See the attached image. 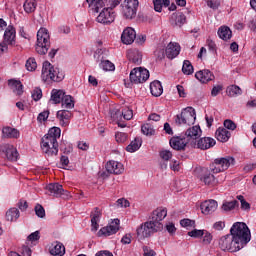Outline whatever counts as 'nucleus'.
Masks as SVG:
<instances>
[{"label": "nucleus", "mask_w": 256, "mask_h": 256, "mask_svg": "<svg viewBox=\"0 0 256 256\" xmlns=\"http://www.w3.org/2000/svg\"><path fill=\"white\" fill-rule=\"evenodd\" d=\"M128 137L129 136L125 132H118L115 134V139H116L117 143H125V141H127Z\"/></svg>", "instance_id": "nucleus-50"}, {"label": "nucleus", "mask_w": 256, "mask_h": 256, "mask_svg": "<svg viewBox=\"0 0 256 256\" xmlns=\"http://www.w3.org/2000/svg\"><path fill=\"white\" fill-rule=\"evenodd\" d=\"M189 237H194L195 239L199 238V237H203V235H205V230H198V229H194L190 232H188Z\"/></svg>", "instance_id": "nucleus-53"}, {"label": "nucleus", "mask_w": 256, "mask_h": 256, "mask_svg": "<svg viewBox=\"0 0 256 256\" xmlns=\"http://www.w3.org/2000/svg\"><path fill=\"white\" fill-rule=\"evenodd\" d=\"M141 149V141L138 138H135L127 147L126 151L128 153H135V151H139Z\"/></svg>", "instance_id": "nucleus-40"}, {"label": "nucleus", "mask_w": 256, "mask_h": 256, "mask_svg": "<svg viewBox=\"0 0 256 256\" xmlns=\"http://www.w3.org/2000/svg\"><path fill=\"white\" fill-rule=\"evenodd\" d=\"M34 210L37 217H39L40 219H45V208H43L41 204H37Z\"/></svg>", "instance_id": "nucleus-48"}, {"label": "nucleus", "mask_w": 256, "mask_h": 256, "mask_svg": "<svg viewBox=\"0 0 256 256\" xmlns=\"http://www.w3.org/2000/svg\"><path fill=\"white\" fill-rule=\"evenodd\" d=\"M218 36L223 41H229V39L233 37V32L231 31V28H229L228 26H221L218 29Z\"/></svg>", "instance_id": "nucleus-35"}, {"label": "nucleus", "mask_w": 256, "mask_h": 256, "mask_svg": "<svg viewBox=\"0 0 256 256\" xmlns=\"http://www.w3.org/2000/svg\"><path fill=\"white\" fill-rule=\"evenodd\" d=\"M159 156L162 159V161H169L173 157V153L169 150H161L159 152Z\"/></svg>", "instance_id": "nucleus-47"}, {"label": "nucleus", "mask_w": 256, "mask_h": 256, "mask_svg": "<svg viewBox=\"0 0 256 256\" xmlns=\"http://www.w3.org/2000/svg\"><path fill=\"white\" fill-rule=\"evenodd\" d=\"M71 117H73V113H71V111L69 110H59L56 114V118L58 119L61 127L69 126V123L71 122Z\"/></svg>", "instance_id": "nucleus-22"}, {"label": "nucleus", "mask_w": 256, "mask_h": 256, "mask_svg": "<svg viewBox=\"0 0 256 256\" xmlns=\"http://www.w3.org/2000/svg\"><path fill=\"white\" fill-rule=\"evenodd\" d=\"M42 80L46 81H55L56 83H59L60 81H63L65 79V74L63 71L59 70V68H55L53 64H51L49 61H46L43 63L42 66V74H41Z\"/></svg>", "instance_id": "nucleus-4"}, {"label": "nucleus", "mask_w": 256, "mask_h": 256, "mask_svg": "<svg viewBox=\"0 0 256 256\" xmlns=\"http://www.w3.org/2000/svg\"><path fill=\"white\" fill-rule=\"evenodd\" d=\"M235 207H239V201H237V200L224 202L222 205L223 211H233V209H235Z\"/></svg>", "instance_id": "nucleus-45"}, {"label": "nucleus", "mask_w": 256, "mask_h": 256, "mask_svg": "<svg viewBox=\"0 0 256 256\" xmlns=\"http://www.w3.org/2000/svg\"><path fill=\"white\" fill-rule=\"evenodd\" d=\"M122 7V15L125 19H135L137 9H139V0H125Z\"/></svg>", "instance_id": "nucleus-10"}, {"label": "nucleus", "mask_w": 256, "mask_h": 256, "mask_svg": "<svg viewBox=\"0 0 256 256\" xmlns=\"http://www.w3.org/2000/svg\"><path fill=\"white\" fill-rule=\"evenodd\" d=\"M102 215L103 213L101 212V209H99V207H95L91 212L90 217L92 231H97V229H99V221H101Z\"/></svg>", "instance_id": "nucleus-27"}, {"label": "nucleus", "mask_w": 256, "mask_h": 256, "mask_svg": "<svg viewBox=\"0 0 256 256\" xmlns=\"http://www.w3.org/2000/svg\"><path fill=\"white\" fill-rule=\"evenodd\" d=\"M147 79H149V70L143 67L134 68L130 72V81L131 83H135V85H139V83H145Z\"/></svg>", "instance_id": "nucleus-11"}, {"label": "nucleus", "mask_w": 256, "mask_h": 256, "mask_svg": "<svg viewBox=\"0 0 256 256\" xmlns=\"http://www.w3.org/2000/svg\"><path fill=\"white\" fill-rule=\"evenodd\" d=\"M180 225L181 227H193V225H195V221L191 219H182L180 221Z\"/></svg>", "instance_id": "nucleus-57"}, {"label": "nucleus", "mask_w": 256, "mask_h": 256, "mask_svg": "<svg viewBox=\"0 0 256 256\" xmlns=\"http://www.w3.org/2000/svg\"><path fill=\"white\" fill-rule=\"evenodd\" d=\"M25 13H35L37 9V1L36 0H26L23 4Z\"/></svg>", "instance_id": "nucleus-38"}, {"label": "nucleus", "mask_w": 256, "mask_h": 256, "mask_svg": "<svg viewBox=\"0 0 256 256\" xmlns=\"http://www.w3.org/2000/svg\"><path fill=\"white\" fill-rule=\"evenodd\" d=\"M150 91L153 97H161L163 95V85H161L159 80H155L150 83Z\"/></svg>", "instance_id": "nucleus-33"}, {"label": "nucleus", "mask_w": 256, "mask_h": 256, "mask_svg": "<svg viewBox=\"0 0 256 256\" xmlns=\"http://www.w3.org/2000/svg\"><path fill=\"white\" fill-rule=\"evenodd\" d=\"M21 253L23 256H31V248H29V246H22L21 248Z\"/></svg>", "instance_id": "nucleus-64"}, {"label": "nucleus", "mask_w": 256, "mask_h": 256, "mask_svg": "<svg viewBox=\"0 0 256 256\" xmlns=\"http://www.w3.org/2000/svg\"><path fill=\"white\" fill-rule=\"evenodd\" d=\"M202 133L203 131L201 130V126L196 125L187 129L184 137L186 138L188 143H193V141H196V139H199V137H201Z\"/></svg>", "instance_id": "nucleus-16"}, {"label": "nucleus", "mask_w": 256, "mask_h": 256, "mask_svg": "<svg viewBox=\"0 0 256 256\" xmlns=\"http://www.w3.org/2000/svg\"><path fill=\"white\" fill-rule=\"evenodd\" d=\"M20 217L19 209L17 208H10L6 212V219L7 221H10L13 223V221H17V219Z\"/></svg>", "instance_id": "nucleus-39"}, {"label": "nucleus", "mask_w": 256, "mask_h": 256, "mask_svg": "<svg viewBox=\"0 0 256 256\" xmlns=\"http://www.w3.org/2000/svg\"><path fill=\"white\" fill-rule=\"evenodd\" d=\"M49 251L53 256H63L65 255V246L61 242H54L50 246Z\"/></svg>", "instance_id": "nucleus-30"}, {"label": "nucleus", "mask_w": 256, "mask_h": 256, "mask_svg": "<svg viewBox=\"0 0 256 256\" xmlns=\"http://www.w3.org/2000/svg\"><path fill=\"white\" fill-rule=\"evenodd\" d=\"M233 165H235V159L232 156L219 157L210 164V171L212 173H223Z\"/></svg>", "instance_id": "nucleus-8"}, {"label": "nucleus", "mask_w": 256, "mask_h": 256, "mask_svg": "<svg viewBox=\"0 0 256 256\" xmlns=\"http://www.w3.org/2000/svg\"><path fill=\"white\" fill-rule=\"evenodd\" d=\"M117 205L118 207H129L130 203L128 202V200L124 199V198H120L117 200Z\"/></svg>", "instance_id": "nucleus-63"}, {"label": "nucleus", "mask_w": 256, "mask_h": 256, "mask_svg": "<svg viewBox=\"0 0 256 256\" xmlns=\"http://www.w3.org/2000/svg\"><path fill=\"white\" fill-rule=\"evenodd\" d=\"M212 241H213V235H211V233H209L208 231L204 230L202 243L204 245H211Z\"/></svg>", "instance_id": "nucleus-51"}, {"label": "nucleus", "mask_w": 256, "mask_h": 256, "mask_svg": "<svg viewBox=\"0 0 256 256\" xmlns=\"http://www.w3.org/2000/svg\"><path fill=\"white\" fill-rule=\"evenodd\" d=\"M171 25L175 27H183L187 23V16L183 12H176L171 15L170 18Z\"/></svg>", "instance_id": "nucleus-25"}, {"label": "nucleus", "mask_w": 256, "mask_h": 256, "mask_svg": "<svg viewBox=\"0 0 256 256\" xmlns=\"http://www.w3.org/2000/svg\"><path fill=\"white\" fill-rule=\"evenodd\" d=\"M41 97H43V91L41 90V88H35L32 91V99L34 101H39Z\"/></svg>", "instance_id": "nucleus-52"}, {"label": "nucleus", "mask_w": 256, "mask_h": 256, "mask_svg": "<svg viewBox=\"0 0 256 256\" xmlns=\"http://www.w3.org/2000/svg\"><path fill=\"white\" fill-rule=\"evenodd\" d=\"M137 37V32H135V29L131 27H127L124 29L121 35V41L124 43V45H131L135 42V39Z\"/></svg>", "instance_id": "nucleus-19"}, {"label": "nucleus", "mask_w": 256, "mask_h": 256, "mask_svg": "<svg viewBox=\"0 0 256 256\" xmlns=\"http://www.w3.org/2000/svg\"><path fill=\"white\" fill-rule=\"evenodd\" d=\"M154 3V10L157 11V13H161L163 9V3L161 0H153Z\"/></svg>", "instance_id": "nucleus-59"}, {"label": "nucleus", "mask_w": 256, "mask_h": 256, "mask_svg": "<svg viewBox=\"0 0 256 256\" xmlns=\"http://www.w3.org/2000/svg\"><path fill=\"white\" fill-rule=\"evenodd\" d=\"M179 53H181V46L179 45V43L170 42L167 45L165 50V55L167 59H175V57H177Z\"/></svg>", "instance_id": "nucleus-23"}, {"label": "nucleus", "mask_w": 256, "mask_h": 256, "mask_svg": "<svg viewBox=\"0 0 256 256\" xmlns=\"http://www.w3.org/2000/svg\"><path fill=\"white\" fill-rule=\"evenodd\" d=\"M39 239H41V236H40V232L39 231H35L33 233H31L28 237H27V240L28 241H39Z\"/></svg>", "instance_id": "nucleus-56"}, {"label": "nucleus", "mask_w": 256, "mask_h": 256, "mask_svg": "<svg viewBox=\"0 0 256 256\" xmlns=\"http://www.w3.org/2000/svg\"><path fill=\"white\" fill-rule=\"evenodd\" d=\"M215 145H217V141L212 137L199 138L196 143L197 149H201V151H207V149H211Z\"/></svg>", "instance_id": "nucleus-21"}, {"label": "nucleus", "mask_w": 256, "mask_h": 256, "mask_svg": "<svg viewBox=\"0 0 256 256\" xmlns=\"http://www.w3.org/2000/svg\"><path fill=\"white\" fill-rule=\"evenodd\" d=\"M105 169L107 173H110L112 175H121V173L125 171V168H123V164L114 160L108 161L105 165Z\"/></svg>", "instance_id": "nucleus-17"}, {"label": "nucleus", "mask_w": 256, "mask_h": 256, "mask_svg": "<svg viewBox=\"0 0 256 256\" xmlns=\"http://www.w3.org/2000/svg\"><path fill=\"white\" fill-rule=\"evenodd\" d=\"M61 137V128L52 127L41 139V149L46 155L53 156L59 153V143L57 139Z\"/></svg>", "instance_id": "nucleus-2"}, {"label": "nucleus", "mask_w": 256, "mask_h": 256, "mask_svg": "<svg viewBox=\"0 0 256 256\" xmlns=\"http://www.w3.org/2000/svg\"><path fill=\"white\" fill-rule=\"evenodd\" d=\"M47 119H49V110L41 112L37 117V121H39V123H43Z\"/></svg>", "instance_id": "nucleus-55"}, {"label": "nucleus", "mask_w": 256, "mask_h": 256, "mask_svg": "<svg viewBox=\"0 0 256 256\" xmlns=\"http://www.w3.org/2000/svg\"><path fill=\"white\" fill-rule=\"evenodd\" d=\"M110 7L103 8L99 15L96 18L98 23H102V25H111L113 21H115V7L121 3V0H109Z\"/></svg>", "instance_id": "nucleus-6"}, {"label": "nucleus", "mask_w": 256, "mask_h": 256, "mask_svg": "<svg viewBox=\"0 0 256 256\" xmlns=\"http://www.w3.org/2000/svg\"><path fill=\"white\" fill-rule=\"evenodd\" d=\"M25 67L27 71H35V69H37V61L35 60V58H29L26 61Z\"/></svg>", "instance_id": "nucleus-46"}, {"label": "nucleus", "mask_w": 256, "mask_h": 256, "mask_svg": "<svg viewBox=\"0 0 256 256\" xmlns=\"http://www.w3.org/2000/svg\"><path fill=\"white\" fill-rule=\"evenodd\" d=\"M46 191H48V195H52V197H69V191H65L63 189V185L59 183H50L46 186Z\"/></svg>", "instance_id": "nucleus-13"}, {"label": "nucleus", "mask_w": 256, "mask_h": 256, "mask_svg": "<svg viewBox=\"0 0 256 256\" xmlns=\"http://www.w3.org/2000/svg\"><path fill=\"white\" fill-rule=\"evenodd\" d=\"M215 174L213 171H211V166H209V169H205L203 171V174L200 176V181L204 183L205 185H208L210 187H214V185H217V179L215 178Z\"/></svg>", "instance_id": "nucleus-18"}, {"label": "nucleus", "mask_w": 256, "mask_h": 256, "mask_svg": "<svg viewBox=\"0 0 256 256\" xmlns=\"http://www.w3.org/2000/svg\"><path fill=\"white\" fill-rule=\"evenodd\" d=\"M215 135H216V139L221 143H227V141L231 139V132H229L227 128H218L216 130Z\"/></svg>", "instance_id": "nucleus-29"}, {"label": "nucleus", "mask_w": 256, "mask_h": 256, "mask_svg": "<svg viewBox=\"0 0 256 256\" xmlns=\"http://www.w3.org/2000/svg\"><path fill=\"white\" fill-rule=\"evenodd\" d=\"M61 105L63 109H73L75 107V99L71 95L64 94Z\"/></svg>", "instance_id": "nucleus-37"}, {"label": "nucleus", "mask_w": 256, "mask_h": 256, "mask_svg": "<svg viewBox=\"0 0 256 256\" xmlns=\"http://www.w3.org/2000/svg\"><path fill=\"white\" fill-rule=\"evenodd\" d=\"M51 47V36H49V30L47 28H40L37 32L36 52L38 55H47Z\"/></svg>", "instance_id": "nucleus-5"}, {"label": "nucleus", "mask_w": 256, "mask_h": 256, "mask_svg": "<svg viewBox=\"0 0 256 256\" xmlns=\"http://www.w3.org/2000/svg\"><path fill=\"white\" fill-rule=\"evenodd\" d=\"M195 77L200 81V83H209V81H213L215 79L213 72L207 69L196 72Z\"/></svg>", "instance_id": "nucleus-26"}, {"label": "nucleus", "mask_w": 256, "mask_h": 256, "mask_svg": "<svg viewBox=\"0 0 256 256\" xmlns=\"http://www.w3.org/2000/svg\"><path fill=\"white\" fill-rule=\"evenodd\" d=\"M230 235L234 237V241H236L242 249L251 241V230H249L245 222H235L230 229Z\"/></svg>", "instance_id": "nucleus-3"}, {"label": "nucleus", "mask_w": 256, "mask_h": 256, "mask_svg": "<svg viewBox=\"0 0 256 256\" xmlns=\"http://www.w3.org/2000/svg\"><path fill=\"white\" fill-rule=\"evenodd\" d=\"M197 119V113L195 112V108L186 107L182 110L180 114H177L174 117V121L177 125H194L195 120Z\"/></svg>", "instance_id": "nucleus-7"}, {"label": "nucleus", "mask_w": 256, "mask_h": 256, "mask_svg": "<svg viewBox=\"0 0 256 256\" xmlns=\"http://www.w3.org/2000/svg\"><path fill=\"white\" fill-rule=\"evenodd\" d=\"M141 131L143 135H146L148 137L151 135H155V128H153V125H151L150 123L142 125Z\"/></svg>", "instance_id": "nucleus-44"}, {"label": "nucleus", "mask_w": 256, "mask_h": 256, "mask_svg": "<svg viewBox=\"0 0 256 256\" xmlns=\"http://www.w3.org/2000/svg\"><path fill=\"white\" fill-rule=\"evenodd\" d=\"M134 41H136V43L138 45H143V43H145L147 41V35L145 34H140L138 36H136V38L134 39Z\"/></svg>", "instance_id": "nucleus-58"}, {"label": "nucleus", "mask_w": 256, "mask_h": 256, "mask_svg": "<svg viewBox=\"0 0 256 256\" xmlns=\"http://www.w3.org/2000/svg\"><path fill=\"white\" fill-rule=\"evenodd\" d=\"M217 201L215 200H206L200 205V209L204 215H211L217 211Z\"/></svg>", "instance_id": "nucleus-24"}, {"label": "nucleus", "mask_w": 256, "mask_h": 256, "mask_svg": "<svg viewBox=\"0 0 256 256\" xmlns=\"http://www.w3.org/2000/svg\"><path fill=\"white\" fill-rule=\"evenodd\" d=\"M167 217V208L158 207L151 212L149 216V221L142 223L137 229V238L139 241L143 239H148L154 233H159L163 231V219Z\"/></svg>", "instance_id": "nucleus-1"}, {"label": "nucleus", "mask_w": 256, "mask_h": 256, "mask_svg": "<svg viewBox=\"0 0 256 256\" xmlns=\"http://www.w3.org/2000/svg\"><path fill=\"white\" fill-rule=\"evenodd\" d=\"M65 97V91L53 89L51 92V99L55 105H59V103L63 102V98Z\"/></svg>", "instance_id": "nucleus-34"}, {"label": "nucleus", "mask_w": 256, "mask_h": 256, "mask_svg": "<svg viewBox=\"0 0 256 256\" xmlns=\"http://www.w3.org/2000/svg\"><path fill=\"white\" fill-rule=\"evenodd\" d=\"M8 86L16 95H23V83H21L19 80L10 79L8 81Z\"/></svg>", "instance_id": "nucleus-32"}, {"label": "nucleus", "mask_w": 256, "mask_h": 256, "mask_svg": "<svg viewBox=\"0 0 256 256\" xmlns=\"http://www.w3.org/2000/svg\"><path fill=\"white\" fill-rule=\"evenodd\" d=\"M224 127L225 129H229L230 131H235L237 129V124H235V122H233V120H225L224 121Z\"/></svg>", "instance_id": "nucleus-54"}, {"label": "nucleus", "mask_w": 256, "mask_h": 256, "mask_svg": "<svg viewBox=\"0 0 256 256\" xmlns=\"http://www.w3.org/2000/svg\"><path fill=\"white\" fill-rule=\"evenodd\" d=\"M99 67L100 69H103V71H115V64L109 60H103V57L101 58Z\"/></svg>", "instance_id": "nucleus-41"}, {"label": "nucleus", "mask_w": 256, "mask_h": 256, "mask_svg": "<svg viewBox=\"0 0 256 256\" xmlns=\"http://www.w3.org/2000/svg\"><path fill=\"white\" fill-rule=\"evenodd\" d=\"M219 247L222 251H229L230 253H237V251L243 249L231 234L220 238Z\"/></svg>", "instance_id": "nucleus-9"}, {"label": "nucleus", "mask_w": 256, "mask_h": 256, "mask_svg": "<svg viewBox=\"0 0 256 256\" xmlns=\"http://www.w3.org/2000/svg\"><path fill=\"white\" fill-rule=\"evenodd\" d=\"M188 143L185 136H176L170 139V147L175 151H185Z\"/></svg>", "instance_id": "nucleus-15"}, {"label": "nucleus", "mask_w": 256, "mask_h": 256, "mask_svg": "<svg viewBox=\"0 0 256 256\" xmlns=\"http://www.w3.org/2000/svg\"><path fill=\"white\" fill-rule=\"evenodd\" d=\"M144 256H155L157 253L154 252L153 249L149 248L148 246L143 247Z\"/></svg>", "instance_id": "nucleus-61"}, {"label": "nucleus", "mask_w": 256, "mask_h": 256, "mask_svg": "<svg viewBox=\"0 0 256 256\" xmlns=\"http://www.w3.org/2000/svg\"><path fill=\"white\" fill-rule=\"evenodd\" d=\"M226 93L229 97H237V95H241L242 91L239 86L232 85L227 88Z\"/></svg>", "instance_id": "nucleus-42"}, {"label": "nucleus", "mask_w": 256, "mask_h": 256, "mask_svg": "<svg viewBox=\"0 0 256 256\" xmlns=\"http://www.w3.org/2000/svg\"><path fill=\"white\" fill-rule=\"evenodd\" d=\"M121 115L124 117L126 121H131V119H133V110L129 108H124L121 111Z\"/></svg>", "instance_id": "nucleus-49"}, {"label": "nucleus", "mask_w": 256, "mask_h": 256, "mask_svg": "<svg viewBox=\"0 0 256 256\" xmlns=\"http://www.w3.org/2000/svg\"><path fill=\"white\" fill-rule=\"evenodd\" d=\"M110 117L113 119V121H117L119 117H121V111L114 109L110 111Z\"/></svg>", "instance_id": "nucleus-60"}, {"label": "nucleus", "mask_w": 256, "mask_h": 256, "mask_svg": "<svg viewBox=\"0 0 256 256\" xmlns=\"http://www.w3.org/2000/svg\"><path fill=\"white\" fill-rule=\"evenodd\" d=\"M17 207L20 209V211H27V207H29V205L27 204V201L20 200L17 204Z\"/></svg>", "instance_id": "nucleus-62"}, {"label": "nucleus", "mask_w": 256, "mask_h": 256, "mask_svg": "<svg viewBox=\"0 0 256 256\" xmlns=\"http://www.w3.org/2000/svg\"><path fill=\"white\" fill-rule=\"evenodd\" d=\"M16 35H17V32L15 30V27L9 25L4 32V42L3 43L10 45V47H16L17 51H19V49H21V47L19 45H15Z\"/></svg>", "instance_id": "nucleus-14"}, {"label": "nucleus", "mask_w": 256, "mask_h": 256, "mask_svg": "<svg viewBox=\"0 0 256 256\" xmlns=\"http://www.w3.org/2000/svg\"><path fill=\"white\" fill-rule=\"evenodd\" d=\"M0 151L5 153L6 158L8 161H17L19 157V152H17V149L13 147L11 144H4L0 147Z\"/></svg>", "instance_id": "nucleus-20"}, {"label": "nucleus", "mask_w": 256, "mask_h": 256, "mask_svg": "<svg viewBox=\"0 0 256 256\" xmlns=\"http://www.w3.org/2000/svg\"><path fill=\"white\" fill-rule=\"evenodd\" d=\"M121 220L118 218L111 221L108 226L101 228L98 231V237H111V235H115L120 229Z\"/></svg>", "instance_id": "nucleus-12"}, {"label": "nucleus", "mask_w": 256, "mask_h": 256, "mask_svg": "<svg viewBox=\"0 0 256 256\" xmlns=\"http://www.w3.org/2000/svg\"><path fill=\"white\" fill-rule=\"evenodd\" d=\"M2 135L6 139H19L20 133L17 128L6 126L2 129Z\"/></svg>", "instance_id": "nucleus-31"}, {"label": "nucleus", "mask_w": 256, "mask_h": 256, "mask_svg": "<svg viewBox=\"0 0 256 256\" xmlns=\"http://www.w3.org/2000/svg\"><path fill=\"white\" fill-rule=\"evenodd\" d=\"M127 58L134 65H141L143 62V55L139 50H129L127 53Z\"/></svg>", "instance_id": "nucleus-28"}, {"label": "nucleus", "mask_w": 256, "mask_h": 256, "mask_svg": "<svg viewBox=\"0 0 256 256\" xmlns=\"http://www.w3.org/2000/svg\"><path fill=\"white\" fill-rule=\"evenodd\" d=\"M86 3L94 13H99L105 7L103 0H86Z\"/></svg>", "instance_id": "nucleus-36"}, {"label": "nucleus", "mask_w": 256, "mask_h": 256, "mask_svg": "<svg viewBox=\"0 0 256 256\" xmlns=\"http://www.w3.org/2000/svg\"><path fill=\"white\" fill-rule=\"evenodd\" d=\"M193 64H191V61L184 60L183 66H182V72L184 75H193Z\"/></svg>", "instance_id": "nucleus-43"}]
</instances>
